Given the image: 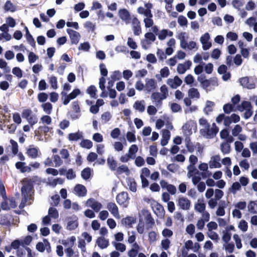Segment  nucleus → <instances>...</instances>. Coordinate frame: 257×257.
<instances>
[{
	"label": "nucleus",
	"mask_w": 257,
	"mask_h": 257,
	"mask_svg": "<svg viewBox=\"0 0 257 257\" xmlns=\"http://www.w3.org/2000/svg\"><path fill=\"white\" fill-rule=\"evenodd\" d=\"M34 180L28 178H25L23 180V185L21 188V193L25 200H27L29 198L31 192L34 190Z\"/></svg>",
	"instance_id": "nucleus-1"
},
{
	"label": "nucleus",
	"mask_w": 257,
	"mask_h": 257,
	"mask_svg": "<svg viewBox=\"0 0 257 257\" xmlns=\"http://www.w3.org/2000/svg\"><path fill=\"white\" fill-rule=\"evenodd\" d=\"M237 109L241 112L245 110L243 114V117L246 119L250 117L253 114L251 102L248 101H242L240 104L237 106Z\"/></svg>",
	"instance_id": "nucleus-2"
},
{
	"label": "nucleus",
	"mask_w": 257,
	"mask_h": 257,
	"mask_svg": "<svg viewBox=\"0 0 257 257\" xmlns=\"http://www.w3.org/2000/svg\"><path fill=\"white\" fill-rule=\"evenodd\" d=\"M218 131V127L215 123H213L211 128L210 127H207L206 128L201 129L200 133L203 136H205L207 138L212 139L216 136Z\"/></svg>",
	"instance_id": "nucleus-3"
},
{
	"label": "nucleus",
	"mask_w": 257,
	"mask_h": 257,
	"mask_svg": "<svg viewBox=\"0 0 257 257\" xmlns=\"http://www.w3.org/2000/svg\"><path fill=\"white\" fill-rule=\"evenodd\" d=\"M239 82L244 88L251 89L255 87L256 79L252 77H244L239 79Z\"/></svg>",
	"instance_id": "nucleus-4"
},
{
	"label": "nucleus",
	"mask_w": 257,
	"mask_h": 257,
	"mask_svg": "<svg viewBox=\"0 0 257 257\" xmlns=\"http://www.w3.org/2000/svg\"><path fill=\"white\" fill-rule=\"evenodd\" d=\"M128 199L129 197L126 192H121L118 194L116 197V200L117 203L120 205H123L124 207L127 206Z\"/></svg>",
	"instance_id": "nucleus-5"
},
{
	"label": "nucleus",
	"mask_w": 257,
	"mask_h": 257,
	"mask_svg": "<svg viewBox=\"0 0 257 257\" xmlns=\"http://www.w3.org/2000/svg\"><path fill=\"white\" fill-rule=\"evenodd\" d=\"M87 206L91 207L94 211L98 212L102 208V204L95 199L90 198L86 201Z\"/></svg>",
	"instance_id": "nucleus-6"
},
{
	"label": "nucleus",
	"mask_w": 257,
	"mask_h": 257,
	"mask_svg": "<svg viewBox=\"0 0 257 257\" xmlns=\"http://www.w3.org/2000/svg\"><path fill=\"white\" fill-rule=\"evenodd\" d=\"M66 31L70 36L71 44H78L81 37L80 34L78 32L71 29H67Z\"/></svg>",
	"instance_id": "nucleus-7"
},
{
	"label": "nucleus",
	"mask_w": 257,
	"mask_h": 257,
	"mask_svg": "<svg viewBox=\"0 0 257 257\" xmlns=\"http://www.w3.org/2000/svg\"><path fill=\"white\" fill-rule=\"evenodd\" d=\"M178 205L182 209L187 210H189L190 207L191 202L187 198L182 197L179 198Z\"/></svg>",
	"instance_id": "nucleus-8"
},
{
	"label": "nucleus",
	"mask_w": 257,
	"mask_h": 257,
	"mask_svg": "<svg viewBox=\"0 0 257 257\" xmlns=\"http://www.w3.org/2000/svg\"><path fill=\"white\" fill-rule=\"evenodd\" d=\"M167 83L172 88L176 89L181 85L182 81L178 76H175L174 79L169 78Z\"/></svg>",
	"instance_id": "nucleus-9"
},
{
	"label": "nucleus",
	"mask_w": 257,
	"mask_h": 257,
	"mask_svg": "<svg viewBox=\"0 0 257 257\" xmlns=\"http://www.w3.org/2000/svg\"><path fill=\"white\" fill-rule=\"evenodd\" d=\"M107 208L115 218H119L118 209L114 203H108L107 204Z\"/></svg>",
	"instance_id": "nucleus-10"
},
{
	"label": "nucleus",
	"mask_w": 257,
	"mask_h": 257,
	"mask_svg": "<svg viewBox=\"0 0 257 257\" xmlns=\"http://www.w3.org/2000/svg\"><path fill=\"white\" fill-rule=\"evenodd\" d=\"M220 160L219 155H215L211 157L209 162V167L210 168H219L221 167L219 161Z\"/></svg>",
	"instance_id": "nucleus-11"
},
{
	"label": "nucleus",
	"mask_w": 257,
	"mask_h": 257,
	"mask_svg": "<svg viewBox=\"0 0 257 257\" xmlns=\"http://www.w3.org/2000/svg\"><path fill=\"white\" fill-rule=\"evenodd\" d=\"M74 191L81 197L85 196L87 193L86 187L81 184H77L74 187Z\"/></svg>",
	"instance_id": "nucleus-12"
},
{
	"label": "nucleus",
	"mask_w": 257,
	"mask_h": 257,
	"mask_svg": "<svg viewBox=\"0 0 257 257\" xmlns=\"http://www.w3.org/2000/svg\"><path fill=\"white\" fill-rule=\"evenodd\" d=\"M146 89L148 92H151L156 89V83L154 79H149L146 80Z\"/></svg>",
	"instance_id": "nucleus-13"
},
{
	"label": "nucleus",
	"mask_w": 257,
	"mask_h": 257,
	"mask_svg": "<svg viewBox=\"0 0 257 257\" xmlns=\"http://www.w3.org/2000/svg\"><path fill=\"white\" fill-rule=\"evenodd\" d=\"M170 133L167 130H165L163 131L162 134V138L161 141V144L162 146H166L170 139Z\"/></svg>",
	"instance_id": "nucleus-14"
},
{
	"label": "nucleus",
	"mask_w": 257,
	"mask_h": 257,
	"mask_svg": "<svg viewBox=\"0 0 257 257\" xmlns=\"http://www.w3.org/2000/svg\"><path fill=\"white\" fill-rule=\"evenodd\" d=\"M25 30L26 31V37L28 42L31 46L35 47L36 46L35 40L29 32L28 28L26 26L25 27Z\"/></svg>",
	"instance_id": "nucleus-15"
},
{
	"label": "nucleus",
	"mask_w": 257,
	"mask_h": 257,
	"mask_svg": "<svg viewBox=\"0 0 257 257\" xmlns=\"http://www.w3.org/2000/svg\"><path fill=\"white\" fill-rule=\"evenodd\" d=\"M83 138L82 132L78 131L75 133H70L68 135V138L70 141H77Z\"/></svg>",
	"instance_id": "nucleus-16"
},
{
	"label": "nucleus",
	"mask_w": 257,
	"mask_h": 257,
	"mask_svg": "<svg viewBox=\"0 0 257 257\" xmlns=\"http://www.w3.org/2000/svg\"><path fill=\"white\" fill-rule=\"evenodd\" d=\"M133 107L136 110H138L141 112H144L145 110L144 100L136 101L134 104Z\"/></svg>",
	"instance_id": "nucleus-17"
},
{
	"label": "nucleus",
	"mask_w": 257,
	"mask_h": 257,
	"mask_svg": "<svg viewBox=\"0 0 257 257\" xmlns=\"http://www.w3.org/2000/svg\"><path fill=\"white\" fill-rule=\"evenodd\" d=\"M98 246L102 249L106 248L109 245V241L105 239L104 237H99L96 240Z\"/></svg>",
	"instance_id": "nucleus-18"
},
{
	"label": "nucleus",
	"mask_w": 257,
	"mask_h": 257,
	"mask_svg": "<svg viewBox=\"0 0 257 257\" xmlns=\"http://www.w3.org/2000/svg\"><path fill=\"white\" fill-rule=\"evenodd\" d=\"M28 156L32 159H36L38 157V150L36 148H30L27 151Z\"/></svg>",
	"instance_id": "nucleus-19"
},
{
	"label": "nucleus",
	"mask_w": 257,
	"mask_h": 257,
	"mask_svg": "<svg viewBox=\"0 0 257 257\" xmlns=\"http://www.w3.org/2000/svg\"><path fill=\"white\" fill-rule=\"evenodd\" d=\"M170 74V71L169 68L165 66L160 70V75L157 74L156 75V78L158 80H161V77L166 78Z\"/></svg>",
	"instance_id": "nucleus-20"
},
{
	"label": "nucleus",
	"mask_w": 257,
	"mask_h": 257,
	"mask_svg": "<svg viewBox=\"0 0 257 257\" xmlns=\"http://www.w3.org/2000/svg\"><path fill=\"white\" fill-rule=\"evenodd\" d=\"M119 17L122 20L129 21L131 19V16L129 12L126 9H122L119 11Z\"/></svg>",
	"instance_id": "nucleus-21"
},
{
	"label": "nucleus",
	"mask_w": 257,
	"mask_h": 257,
	"mask_svg": "<svg viewBox=\"0 0 257 257\" xmlns=\"http://www.w3.org/2000/svg\"><path fill=\"white\" fill-rule=\"evenodd\" d=\"M225 207V202L224 201H221L219 203V205L216 213L217 216H223L225 213L224 208Z\"/></svg>",
	"instance_id": "nucleus-22"
},
{
	"label": "nucleus",
	"mask_w": 257,
	"mask_h": 257,
	"mask_svg": "<svg viewBox=\"0 0 257 257\" xmlns=\"http://www.w3.org/2000/svg\"><path fill=\"white\" fill-rule=\"evenodd\" d=\"M145 220L146 224L149 225L148 228H152L155 224V221L150 212H147V214L145 217Z\"/></svg>",
	"instance_id": "nucleus-23"
},
{
	"label": "nucleus",
	"mask_w": 257,
	"mask_h": 257,
	"mask_svg": "<svg viewBox=\"0 0 257 257\" xmlns=\"http://www.w3.org/2000/svg\"><path fill=\"white\" fill-rule=\"evenodd\" d=\"M214 103L212 101L207 100L206 103V106L204 108V112L208 115L209 113L213 111V107L214 105Z\"/></svg>",
	"instance_id": "nucleus-24"
},
{
	"label": "nucleus",
	"mask_w": 257,
	"mask_h": 257,
	"mask_svg": "<svg viewBox=\"0 0 257 257\" xmlns=\"http://www.w3.org/2000/svg\"><path fill=\"white\" fill-rule=\"evenodd\" d=\"M8 214H1L0 215V223L2 225H10L11 222Z\"/></svg>",
	"instance_id": "nucleus-25"
},
{
	"label": "nucleus",
	"mask_w": 257,
	"mask_h": 257,
	"mask_svg": "<svg viewBox=\"0 0 257 257\" xmlns=\"http://www.w3.org/2000/svg\"><path fill=\"white\" fill-rule=\"evenodd\" d=\"M151 98L154 100L157 104H161L162 100L165 98H162V95L159 92H153L152 94Z\"/></svg>",
	"instance_id": "nucleus-26"
},
{
	"label": "nucleus",
	"mask_w": 257,
	"mask_h": 257,
	"mask_svg": "<svg viewBox=\"0 0 257 257\" xmlns=\"http://www.w3.org/2000/svg\"><path fill=\"white\" fill-rule=\"evenodd\" d=\"M248 211L253 214L257 213V201H250L248 205Z\"/></svg>",
	"instance_id": "nucleus-27"
},
{
	"label": "nucleus",
	"mask_w": 257,
	"mask_h": 257,
	"mask_svg": "<svg viewBox=\"0 0 257 257\" xmlns=\"http://www.w3.org/2000/svg\"><path fill=\"white\" fill-rule=\"evenodd\" d=\"M107 163L109 168L112 170L114 171L117 167V163L114 160L113 157H108L107 160Z\"/></svg>",
	"instance_id": "nucleus-28"
},
{
	"label": "nucleus",
	"mask_w": 257,
	"mask_h": 257,
	"mask_svg": "<svg viewBox=\"0 0 257 257\" xmlns=\"http://www.w3.org/2000/svg\"><path fill=\"white\" fill-rule=\"evenodd\" d=\"M220 150L223 154H229L230 152V146L227 142H223L220 145Z\"/></svg>",
	"instance_id": "nucleus-29"
},
{
	"label": "nucleus",
	"mask_w": 257,
	"mask_h": 257,
	"mask_svg": "<svg viewBox=\"0 0 257 257\" xmlns=\"http://www.w3.org/2000/svg\"><path fill=\"white\" fill-rule=\"evenodd\" d=\"M188 95L191 98H199L200 97V93L197 89L191 88L188 91Z\"/></svg>",
	"instance_id": "nucleus-30"
},
{
	"label": "nucleus",
	"mask_w": 257,
	"mask_h": 257,
	"mask_svg": "<svg viewBox=\"0 0 257 257\" xmlns=\"http://www.w3.org/2000/svg\"><path fill=\"white\" fill-rule=\"evenodd\" d=\"M41 107L43 108V110L47 114H51L52 110V105L50 102H46L43 103L41 105Z\"/></svg>",
	"instance_id": "nucleus-31"
},
{
	"label": "nucleus",
	"mask_w": 257,
	"mask_h": 257,
	"mask_svg": "<svg viewBox=\"0 0 257 257\" xmlns=\"http://www.w3.org/2000/svg\"><path fill=\"white\" fill-rule=\"evenodd\" d=\"M134 222V218L131 216H127L125 218H122L121 220V223L123 225H127L129 227H131L132 224Z\"/></svg>",
	"instance_id": "nucleus-32"
},
{
	"label": "nucleus",
	"mask_w": 257,
	"mask_h": 257,
	"mask_svg": "<svg viewBox=\"0 0 257 257\" xmlns=\"http://www.w3.org/2000/svg\"><path fill=\"white\" fill-rule=\"evenodd\" d=\"M138 151V147L136 145H132L129 148L128 154L131 156L132 159L136 158L135 154Z\"/></svg>",
	"instance_id": "nucleus-33"
},
{
	"label": "nucleus",
	"mask_w": 257,
	"mask_h": 257,
	"mask_svg": "<svg viewBox=\"0 0 257 257\" xmlns=\"http://www.w3.org/2000/svg\"><path fill=\"white\" fill-rule=\"evenodd\" d=\"M81 175L82 178L83 179L86 180L90 178V175H91L90 169L88 167L84 169L81 171Z\"/></svg>",
	"instance_id": "nucleus-34"
},
{
	"label": "nucleus",
	"mask_w": 257,
	"mask_h": 257,
	"mask_svg": "<svg viewBox=\"0 0 257 257\" xmlns=\"http://www.w3.org/2000/svg\"><path fill=\"white\" fill-rule=\"evenodd\" d=\"M186 33L185 32H181L180 34V45L183 49H186L188 47V43L185 39V35Z\"/></svg>",
	"instance_id": "nucleus-35"
},
{
	"label": "nucleus",
	"mask_w": 257,
	"mask_h": 257,
	"mask_svg": "<svg viewBox=\"0 0 257 257\" xmlns=\"http://www.w3.org/2000/svg\"><path fill=\"white\" fill-rule=\"evenodd\" d=\"M234 107L233 104L229 103L225 104L223 106V110L225 113L229 114L231 111L234 110Z\"/></svg>",
	"instance_id": "nucleus-36"
},
{
	"label": "nucleus",
	"mask_w": 257,
	"mask_h": 257,
	"mask_svg": "<svg viewBox=\"0 0 257 257\" xmlns=\"http://www.w3.org/2000/svg\"><path fill=\"white\" fill-rule=\"evenodd\" d=\"M80 146L81 147L84 148H86L87 149H89L92 147L93 144L92 142L89 140H82L80 144Z\"/></svg>",
	"instance_id": "nucleus-37"
},
{
	"label": "nucleus",
	"mask_w": 257,
	"mask_h": 257,
	"mask_svg": "<svg viewBox=\"0 0 257 257\" xmlns=\"http://www.w3.org/2000/svg\"><path fill=\"white\" fill-rule=\"evenodd\" d=\"M4 9L6 11H11L14 12L16 11V8L10 1H8L5 4Z\"/></svg>",
	"instance_id": "nucleus-38"
},
{
	"label": "nucleus",
	"mask_w": 257,
	"mask_h": 257,
	"mask_svg": "<svg viewBox=\"0 0 257 257\" xmlns=\"http://www.w3.org/2000/svg\"><path fill=\"white\" fill-rule=\"evenodd\" d=\"M97 89L94 85H90L87 89L86 92L92 98H96V92Z\"/></svg>",
	"instance_id": "nucleus-39"
},
{
	"label": "nucleus",
	"mask_w": 257,
	"mask_h": 257,
	"mask_svg": "<svg viewBox=\"0 0 257 257\" xmlns=\"http://www.w3.org/2000/svg\"><path fill=\"white\" fill-rule=\"evenodd\" d=\"M49 215L54 218L56 219L59 217L58 211L55 208L50 207L48 210Z\"/></svg>",
	"instance_id": "nucleus-40"
},
{
	"label": "nucleus",
	"mask_w": 257,
	"mask_h": 257,
	"mask_svg": "<svg viewBox=\"0 0 257 257\" xmlns=\"http://www.w3.org/2000/svg\"><path fill=\"white\" fill-rule=\"evenodd\" d=\"M32 115H33V112L30 108L24 109L22 113V117L25 118L27 120L28 119V118L30 117Z\"/></svg>",
	"instance_id": "nucleus-41"
},
{
	"label": "nucleus",
	"mask_w": 257,
	"mask_h": 257,
	"mask_svg": "<svg viewBox=\"0 0 257 257\" xmlns=\"http://www.w3.org/2000/svg\"><path fill=\"white\" fill-rule=\"evenodd\" d=\"M112 244L114 245L117 250L123 252L125 250L126 246L125 244L120 242H112Z\"/></svg>",
	"instance_id": "nucleus-42"
},
{
	"label": "nucleus",
	"mask_w": 257,
	"mask_h": 257,
	"mask_svg": "<svg viewBox=\"0 0 257 257\" xmlns=\"http://www.w3.org/2000/svg\"><path fill=\"white\" fill-rule=\"evenodd\" d=\"M37 98L40 102L44 103L48 99V95L46 93L40 92L38 94Z\"/></svg>",
	"instance_id": "nucleus-43"
},
{
	"label": "nucleus",
	"mask_w": 257,
	"mask_h": 257,
	"mask_svg": "<svg viewBox=\"0 0 257 257\" xmlns=\"http://www.w3.org/2000/svg\"><path fill=\"white\" fill-rule=\"evenodd\" d=\"M53 161L55 163V167H59L63 164V161L58 155H53Z\"/></svg>",
	"instance_id": "nucleus-44"
},
{
	"label": "nucleus",
	"mask_w": 257,
	"mask_h": 257,
	"mask_svg": "<svg viewBox=\"0 0 257 257\" xmlns=\"http://www.w3.org/2000/svg\"><path fill=\"white\" fill-rule=\"evenodd\" d=\"M241 185L238 182H235L233 183L232 186L229 188V190L233 193L235 194L236 193V191L240 189Z\"/></svg>",
	"instance_id": "nucleus-45"
},
{
	"label": "nucleus",
	"mask_w": 257,
	"mask_h": 257,
	"mask_svg": "<svg viewBox=\"0 0 257 257\" xmlns=\"http://www.w3.org/2000/svg\"><path fill=\"white\" fill-rule=\"evenodd\" d=\"M116 172L118 174L120 175L123 173H129L130 170L126 166L122 165L118 167L116 169Z\"/></svg>",
	"instance_id": "nucleus-46"
},
{
	"label": "nucleus",
	"mask_w": 257,
	"mask_h": 257,
	"mask_svg": "<svg viewBox=\"0 0 257 257\" xmlns=\"http://www.w3.org/2000/svg\"><path fill=\"white\" fill-rule=\"evenodd\" d=\"M205 204L204 203H197L195 205V209L200 213L204 212L205 209Z\"/></svg>",
	"instance_id": "nucleus-47"
},
{
	"label": "nucleus",
	"mask_w": 257,
	"mask_h": 257,
	"mask_svg": "<svg viewBox=\"0 0 257 257\" xmlns=\"http://www.w3.org/2000/svg\"><path fill=\"white\" fill-rule=\"evenodd\" d=\"M12 145V152L14 155H16L18 153V145L17 143L13 140H10Z\"/></svg>",
	"instance_id": "nucleus-48"
},
{
	"label": "nucleus",
	"mask_w": 257,
	"mask_h": 257,
	"mask_svg": "<svg viewBox=\"0 0 257 257\" xmlns=\"http://www.w3.org/2000/svg\"><path fill=\"white\" fill-rule=\"evenodd\" d=\"M49 83L52 88L56 89L58 87L57 77L52 76L49 79Z\"/></svg>",
	"instance_id": "nucleus-49"
},
{
	"label": "nucleus",
	"mask_w": 257,
	"mask_h": 257,
	"mask_svg": "<svg viewBox=\"0 0 257 257\" xmlns=\"http://www.w3.org/2000/svg\"><path fill=\"white\" fill-rule=\"evenodd\" d=\"M78 226L77 221H70L67 223V229L70 230H74Z\"/></svg>",
	"instance_id": "nucleus-50"
},
{
	"label": "nucleus",
	"mask_w": 257,
	"mask_h": 257,
	"mask_svg": "<svg viewBox=\"0 0 257 257\" xmlns=\"http://www.w3.org/2000/svg\"><path fill=\"white\" fill-rule=\"evenodd\" d=\"M127 185L131 191L134 192L137 191V183L134 179L130 180L129 182L127 183Z\"/></svg>",
	"instance_id": "nucleus-51"
},
{
	"label": "nucleus",
	"mask_w": 257,
	"mask_h": 257,
	"mask_svg": "<svg viewBox=\"0 0 257 257\" xmlns=\"http://www.w3.org/2000/svg\"><path fill=\"white\" fill-rule=\"evenodd\" d=\"M231 234L228 232V230L223 231L222 240L226 243H228L231 239Z\"/></svg>",
	"instance_id": "nucleus-52"
},
{
	"label": "nucleus",
	"mask_w": 257,
	"mask_h": 257,
	"mask_svg": "<svg viewBox=\"0 0 257 257\" xmlns=\"http://www.w3.org/2000/svg\"><path fill=\"white\" fill-rule=\"evenodd\" d=\"M66 178L68 180L74 179L76 177L75 173L72 169H69L66 173Z\"/></svg>",
	"instance_id": "nucleus-53"
},
{
	"label": "nucleus",
	"mask_w": 257,
	"mask_h": 257,
	"mask_svg": "<svg viewBox=\"0 0 257 257\" xmlns=\"http://www.w3.org/2000/svg\"><path fill=\"white\" fill-rule=\"evenodd\" d=\"M38 58L39 57L33 52H30L28 55L29 62L31 64L34 63Z\"/></svg>",
	"instance_id": "nucleus-54"
},
{
	"label": "nucleus",
	"mask_w": 257,
	"mask_h": 257,
	"mask_svg": "<svg viewBox=\"0 0 257 257\" xmlns=\"http://www.w3.org/2000/svg\"><path fill=\"white\" fill-rule=\"evenodd\" d=\"M241 131V126L239 124H236L232 130V135L234 137L237 136Z\"/></svg>",
	"instance_id": "nucleus-55"
},
{
	"label": "nucleus",
	"mask_w": 257,
	"mask_h": 257,
	"mask_svg": "<svg viewBox=\"0 0 257 257\" xmlns=\"http://www.w3.org/2000/svg\"><path fill=\"white\" fill-rule=\"evenodd\" d=\"M12 73L19 78L23 76L22 71L19 67H15L13 68Z\"/></svg>",
	"instance_id": "nucleus-56"
},
{
	"label": "nucleus",
	"mask_w": 257,
	"mask_h": 257,
	"mask_svg": "<svg viewBox=\"0 0 257 257\" xmlns=\"http://www.w3.org/2000/svg\"><path fill=\"white\" fill-rule=\"evenodd\" d=\"M126 137L127 141L130 143L135 142L136 141L135 135L131 132H128Z\"/></svg>",
	"instance_id": "nucleus-57"
},
{
	"label": "nucleus",
	"mask_w": 257,
	"mask_h": 257,
	"mask_svg": "<svg viewBox=\"0 0 257 257\" xmlns=\"http://www.w3.org/2000/svg\"><path fill=\"white\" fill-rule=\"evenodd\" d=\"M238 227L242 231H246L248 228L247 223L245 220H242L239 222Z\"/></svg>",
	"instance_id": "nucleus-58"
},
{
	"label": "nucleus",
	"mask_w": 257,
	"mask_h": 257,
	"mask_svg": "<svg viewBox=\"0 0 257 257\" xmlns=\"http://www.w3.org/2000/svg\"><path fill=\"white\" fill-rule=\"evenodd\" d=\"M110 77L111 79L115 81L119 80L121 78V75L119 71H114L111 75Z\"/></svg>",
	"instance_id": "nucleus-59"
},
{
	"label": "nucleus",
	"mask_w": 257,
	"mask_h": 257,
	"mask_svg": "<svg viewBox=\"0 0 257 257\" xmlns=\"http://www.w3.org/2000/svg\"><path fill=\"white\" fill-rule=\"evenodd\" d=\"M178 22L180 26H184L187 25L188 21L186 17L183 16H180L178 19Z\"/></svg>",
	"instance_id": "nucleus-60"
},
{
	"label": "nucleus",
	"mask_w": 257,
	"mask_h": 257,
	"mask_svg": "<svg viewBox=\"0 0 257 257\" xmlns=\"http://www.w3.org/2000/svg\"><path fill=\"white\" fill-rule=\"evenodd\" d=\"M186 148L187 150L190 153H192L194 151L195 148H196V145H194L192 142L189 140L186 143Z\"/></svg>",
	"instance_id": "nucleus-61"
},
{
	"label": "nucleus",
	"mask_w": 257,
	"mask_h": 257,
	"mask_svg": "<svg viewBox=\"0 0 257 257\" xmlns=\"http://www.w3.org/2000/svg\"><path fill=\"white\" fill-rule=\"evenodd\" d=\"M170 241L169 239H165L161 241V246L162 248L165 250H167L170 246Z\"/></svg>",
	"instance_id": "nucleus-62"
},
{
	"label": "nucleus",
	"mask_w": 257,
	"mask_h": 257,
	"mask_svg": "<svg viewBox=\"0 0 257 257\" xmlns=\"http://www.w3.org/2000/svg\"><path fill=\"white\" fill-rule=\"evenodd\" d=\"M226 37L231 41H236L238 38V35L235 33L229 32L226 35Z\"/></svg>",
	"instance_id": "nucleus-63"
},
{
	"label": "nucleus",
	"mask_w": 257,
	"mask_h": 257,
	"mask_svg": "<svg viewBox=\"0 0 257 257\" xmlns=\"http://www.w3.org/2000/svg\"><path fill=\"white\" fill-rule=\"evenodd\" d=\"M29 123L30 124L31 126H33L35 124L37 123L38 122V118L37 116L33 114L27 120Z\"/></svg>",
	"instance_id": "nucleus-64"
}]
</instances>
